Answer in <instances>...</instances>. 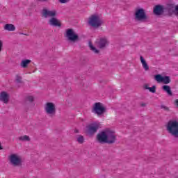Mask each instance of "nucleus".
Returning <instances> with one entry per match:
<instances>
[{
    "instance_id": "nucleus-1",
    "label": "nucleus",
    "mask_w": 178,
    "mask_h": 178,
    "mask_svg": "<svg viewBox=\"0 0 178 178\" xmlns=\"http://www.w3.org/2000/svg\"><path fill=\"white\" fill-rule=\"evenodd\" d=\"M167 131L178 138V122L177 120H169L166 124Z\"/></svg>"
},
{
    "instance_id": "nucleus-2",
    "label": "nucleus",
    "mask_w": 178,
    "mask_h": 178,
    "mask_svg": "<svg viewBox=\"0 0 178 178\" xmlns=\"http://www.w3.org/2000/svg\"><path fill=\"white\" fill-rule=\"evenodd\" d=\"M10 165L14 168H20L23 165L22 157L17 154H11L8 156Z\"/></svg>"
},
{
    "instance_id": "nucleus-3",
    "label": "nucleus",
    "mask_w": 178,
    "mask_h": 178,
    "mask_svg": "<svg viewBox=\"0 0 178 178\" xmlns=\"http://www.w3.org/2000/svg\"><path fill=\"white\" fill-rule=\"evenodd\" d=\"M134 19L136 22H140V23H144L148 20V15L145 13L144 8L136 9L134 13Z\"/></svg>"
},
{
    "instance_id": "nucleus-4",
    "label": "nucleus",
    "mask_w": 178,
    "mask_h": 178,
    "mask_svg": "<svg viewBox=\"0 0 178 178\" xmlns=\"http://www.w3.org/2000/svg\"><path fill=\"white\" fill-rule=\"evenodd\" d=\"M44 111L49 118H55L56 115V106L53 102H47L44 104Z\"/></svg>"
},
{
    "instance_id": "nucleus-5",
    "label": "nucleus",
    "mask_w": 178,
    "mask_h": 178,
    "mask_svg": "<svg viewBox=\"0 0 178 178\" xmlns=\"http://www.w3.org/2000/svg\"><path fill=\"white\" fill-rule=\"evenodd\" d=\"M88 24L95 29L100 27L102 25V20L98 15H91L88 19Z\"/></svg>"
},
{
    "instance_id": "nucleus-6",
    "label": "nucleus",
    "mask_w": 178,
    "mask_h": 178,
    "mask_svg": "<svg viewBox=\"0 0 178 178\" xmlns=\"http://www.w3.org/2000/svg\"><path fill=\"white\" fill-rule=\"evenodd\" d=\"M105 111H106V108H105L104 104L99 102L95 103L92 109L93 113H95L98 116L105 113Z\"/></svg>"
},
{
    "instance_id": "nucleus-7",
    "label": "nucleus",
    "mask_w": 178,
    "mask_h": 178,
    "mask_svg": "<svg viewBox=\"0 0 178 178\" xmlns=\"http://www.w3.org/2000/svg\"><path fill=\"white\" fill-rule=\"evenodd\" d=\"M95 44L100 49H104L109 45V41L106 38H100L96 40Z\"/></svg>"
},
{
    "instance_id": "nucleus-8",
    "label": "nucleus",
    "mask_w": 178,
    "mask_h": 178,
    "mask_svg": "<svg viewBox=\"0 0 178 178\" xmlns=\"http://www.w3.org/2000/svg\"><path fill=\"white\" fill-rule=\"evenodd\" d=\"M106 134L107 144H113L116 141V134L113 131L106 130Z\"/></svg>"
},
{
    "instance_id": "nucleus-9",
    "label": "nucleus",
    "mask_w": 178,
    "mask_h": 178,
    "mask_svg": "<svg viewBox=\"0 0 178 178\" xmlns=\"http://www.w3.org/2000/svg\"><path fill=\"white\" fill-rule=\"evenodd\" d=\"M154 79L157 83H163V84H169L170 83V77L168 76H162L161 74H156Z\"/></svg>"
},
{
    "instance_id": "nucleus-10",
    "label": "nucleus",
    "mask_w": 178,
    "mask_h": 178,
    "mask_svg": "<svg viewBox=\"0 0 178 178\" xmlns=\"http://www.w3.org/2000/svg\"><path fill=\"white\" fill-rule=\"evenodd\" d=\"M67 38L69 41H72V42H76L77 40H79V35L74 33L73 29H67Z\"/></svg>"
},
{
    "instance_id": "nucleus-11",
    "label": "nucleus",
    "mask_w": 178,
    "mask_h": 178,
    "mask_svg": "<svg viewBox=\"0 0 178 178\" xmlns=\"http://www.w3.org/2000/svg\"><path fill=\"white\" fill-rule=\"evenodd\" d=\"M42 16L47 19V17H55L56 16V10H48L47 8H44L42 11Z\"/></svg>"
},
{
    "instance_id": "nucleus-12",
    "label": "nucleus",
    "mask_w": 178,
    "mask_h": 178,
    "mask_svg": "<svg viewBox=\"0 0 178 178\" xmlns=\"http://www.w3.org/2000/svg\"><path fill=\"white\" fill-rule=\"evenodd\" d=\"M97 139L100 144L107 143L106 140V131H102L97 134Z\"/></svg>"
},
{
    "instance_id": "nucleus-13",
    "label": "nucleus",
    "mask_w": 178,
    "mask_h": 178,
    "mask_svg": "<svg viewBox=\"0 0 178 178\" xmlns=\"http://www.w3.org/2000/svg\"><path fill=\"white\" fill-rule=\"evenodd\" d=\"M88 134H94L97 133L98 129H99V125L98 124H91L87 127Z\"/></svg>"
},
{
    "instance_id": "nucleus-14",
    "label": "nucleus",
    "mask_w": 178,
    "mask_h": 178,
    "mask_svg": "<svg viewBox=\"0 0 178 178\" xmlns=\"http://www.w3.org/2000/svg\"><path fill=\"white\" fill-rule=\"evenodd\" d=\"M165 12V8L163 6L157 5L154 8L153 13L156 15V16H161Z\"/></svg>"
},
{
    "instance_id": "nucleus-15",
    "label": "nucleus",
    "mask_w": 178,
    "mask_h": 178,
    "mask_svg": "<svg viewBox=\"0 0 178 178\" xmlns=\"http://www.w3.org/2000/svg\"><path fill=\"white\" fill-rule=\"evenodd\" d=\"M49 24L50 26H52L53 27H61L62 24L60 23V21L56 18L55 17H51L49 21Z\"/></svg>"
},
{
    "instance_id": "nucleus-16",
    "label": "nucleus",
    "mask_w": 178,
    "mask_h": 178,
    "mask_svg": "<svg viewBox=\"0 0 178 178\" xmlns=\"http://www.w3.org/2000/svg\"><path fill=\"white\" fill-rule=\"evenodd\" d=\"M9 94L8 92L3 91L0 93V101L3 102V104H8L9 103Z\"/></svg>"
},
{
    "instance_id": "nucleus-17",
    "label": "nucleus",
    "mask_w": 178,
    "mask_h": 178,
    "mask_svg": "<svg viewBox=\"0 0 178 178\" xmlns=\"http://www.w3.org/2000/svg\"><path fill=\"white\" fill-rule=\"evenodd\" d=\"M140 62H141L143 67V69H145V72L149 70V66H148L147 61H145V59H144V57H143V56H140Z\"/></svg>"
},
{
    "instance_id": "nucleus-18",
    "label": "nucleus",
    "mask_w": 178,
    "mask_h": 178,
    "mask_svg": "<svg viewBox=\"0 0 178 178\" xmlns=\"http://www.w3.org/2000/svg\"><path fill=\"white\" fill-rule=\"evenodd\" d=\"M4 30H7V31H15L16 27L12 24H6L4 26Z\"/></svg>"
},
{
    "instance_id": "nucleus-19",
    "label": "nucleus",
    "mask_w": 178,
    "mask_h": 178,
    "mask_svg": "<svg viewBox=\"0 0 178 178\" xmlns=\"http://www.w3.org/2000/svg\"><path fill=\"white\" fill-rule=\"evenodd\" d=\"M162 90L165 91L168 95L172 96L173 95V93L172 92V90L170 89V86L168 85H164L162 87Z\"/></svg>"
},
{
    "instance_id": "nucleus-20",
    "label": "nucleus",
    "mask_w": 178,
    "mask_h": 178,
    "mask_svg": "<svg viewBox=\"0 0 178 178\" xmlns=\"http://www.w3.org/2000/svg\"><path fill=\"white\" fill-rule=\"evenodd\" d=\"M30 63H31V60L25 59L21 62L20 66H21V67L26 69V67H27V66H29V65H30Z\"/></svg>"
},
{
    "instance_id": "nucleus-21",
    "label": "nucleus",
    "mask_w": 178,
    "mask_h": 178,
    "mask_svg": "<svg viewBox=\"0 0 178 178\" xmlns=\"http://www.w3.org/2000/svg\"><path fill=\"white\" fill-rule=\"evenodd\" d=\"M89 47L92 51V52H94V54H99V50L97 49V48L92 45L91 42H89Z\"/></svg>"
},
{
    "instance_id": "nucleus-22",
    "label": "nucleus",
    "mask_w": 178,
    "mask_h": 178,
    "mask_svg": "<svg viewBox=\"0 0 178 178\" xmlns=\"http://www.w3.org/2000/svg\"><path fill=\"white\" fill-rule=\"evenodd\" d=\"M31 102H34V97L27 96L25 98V104H31Z\"/></svg>"
},
{
    "instance_id": "nucleus-23",
    "label": "nucleus",
    "mask_w": 178,
    "mask_h": 178,
    "mask_svg": "<svg viewBox=\"0 0 178 178\" xmlns=\"http://www.w3.org/2000/svg\"><path fill=\"white\" fill-rule=\"evenodd\" d=\"M19 141H30V136L24 135V136H20L18 138Z\"/></svg>"
},
{
    "instance_id": "nucleus-24",
    "label": "nucleus",
    "mask_w": 178,
    "mask_h": 178,
    "mask_svg": "<svg viewBox=\"0 0 178 178\" xmlns=\"http://www.w3.org/2000/svg\"><path fill=\"white\" fill-rule=\"evenodd\" d=\"M76 141L79 143V144H83V143H84V136L78 135L76 137Z\"/></svg>"
},
{
    "instance_id": "nucleus-25",
    "label": "nucleus",
    "mask_w": 178,
    "mask_h": 178,
    "mask_svg": "<svg viewBox=\"0 0 178 178\" xmlns=\"http://www.w3.org/2000/svg\"><path fill=\"white\" fill-rule=\"evenodd\" d=\"M81 87L84 88H87L88 87V84L87 83V81L84 80L82 81L81 84H80Z\"/></svg>"
},
{
    "instance_id": "nucleus-26",
    "label": "nucleus",
    "mask_w": 178,
    "mask_h": 178,
    "mask_svg": "<svg viewBox=\"0 0 178 178\" xmlns=\"http://www.w3.org/2000/svg\"><path fill=\"white\" fill-rule=\"evenodd\" d=\"M22 76H19V75H16L15 76V81L16 83H17L18 84H20L22 83Z\"/></svg>"
},
{
    "instance_id": "nucleus-27",
    "label": "nucleus",
    "mask_w": 178,
    "mask_h": 178,
    "mask_svg": "<svg viewBox=\"0 0 178 178\" xmlns=\"http://www.w3.org/2000/svg\"><path fill=\"white\" fill-rule=\"evenodd\" d=\"M149 92H152V94H155L156 92V86H153L152 87L149 88Z\"/></svg>"
},
{
    "instance_id": "nucleus-28",
    "label": "nucleus",
    "mask_w": 178,
    "mask_h": 178,
    "mask_svg": "<svg viewBox=\"0 0 178 178\" xmlns=\"http://www.w3.org/2000/svg\"><path fill=\"white\" fill-rule=\"evenodd\" d=\"M161 108L163 109V111H165L166 112H169V107H168L165 105H161Z\"/></svg>"
},
{
    "instance_id": "nucleus-29",
    "label": "nucleus",
    "mask_w": 178,
    "mask_h": 178,
    "mask_svg": "<svg viewBox=\"0 0 178 178\" xmlns=\"http://www.w3.org/2000/svg\"><path fill=\"white\" fill-rule=\"evenodd\" d=\"M149 88L150 87L148 86V84H145L143 86V88H145V90H149Z\"/></svg>"
},
{
    "instance_id": "nucleus-30",
    "label": "nucleus",
    "mask_w": 178,
    "mask_h": 178,
    "mask_svg": "<svg viewBox=\"0 0 178 178\" xmlns=\"http://www.w3.org/2000/svg\"><path fill=\"white\" fill-rule=\"evenodd\" d=\"M60 3H66L67 2V0H58Z\"/></svg>"
},
{
    "instance_id": "nucleus-31",
    "label": "nucleus",
    "mask_w": 178,
    "mask_h": 178,
    "mask_svg": "<svg viewBox=\"0 0 178 178\" xmlns=\"http://www.w3.org/2000/svg\"><path fill=\"white\" fill-rule=\"evenodd\" d=\"M2 47H3L2 40H0V52L1 51H2Z\"/></svg>"
},
{
    "instance_id": "nucleus-32",
    "label": "nucleus",
    "mask_w": 178,
    "mask_h": 178,
    "mask_svg": "<svg viewBox=\"0 0 178 178\" xmlns=\"http://www.w3.org/2000/svg\"><path fill=\"white\" fill-rule=\"evenodd\" d=\"M175 105L177 106V108H178V99H175Z\"/></svg>"
},
{
    "instance_id": "nucleus-33",
    "label": "nucleus",
    "mask_w": 178,
    "mask_h": 178,
    "mask_svg": "<svg viewBox=\"0 0 178 178\" xmlns=\"http://www.w3.org/2000/svg\"><path fill=\"white\" fill-rule=\"evenodd\" d=\"M65 37L67 38V29L65 30Z\"/></svg>"
},
{
    "instance_id": "nucleus-34",
    "label": "nucleus",
    "mask_w": 178,
    "mask_h": 178,
    "mask_svg": "<svg viewBox=\"0 0 178 178\" xmlns=\"http://www.w3.org/2000/svg\"><path fill=\"white\" fill-rule=\"evenodd\" d=\"M40 2H45L47 0H38Z\"/></svg>"
},
{
    "instance_id": "nucleus-35",
    "label": "nucleus",
    "mask_w": 178,
    "mask_h": 178,
    "mask_svg": "<svg viewBox=\"0 0 178 178\" xmlns=\"http://www.w3.org/2000/svg\"><path fill=\"white\" fill-rule=\"evenodd\" d=\"M0 149H3V148L2 147V145H1V142H0Z\"/></svg>"
},
{
    "instance_id": "nucleus-36",
    "label": "nucleus",
    "mask_w": 178,
    "mask_h": 178,
    "mask_svg": "<svg viewBox=\"0 0 178 178\" xmlns=\"http://www.w3.org/2000/svg\"><path fill=\"white\" fill-rule=\"evenodd\" d=\"M141 106H145V104H141Z\"/></svg>"
}]
</instances>
